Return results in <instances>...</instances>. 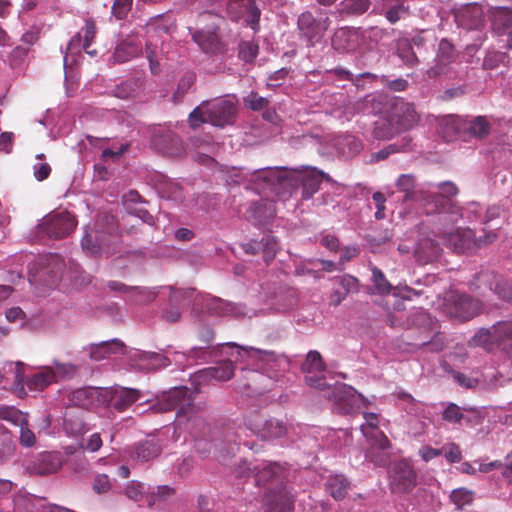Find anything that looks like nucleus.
<instances>
[{
    "instance_id": "f3484780",
    "label": "nucleus",
    "mask_w": 512,
    "mask_h": 512,
    "mask_svg": "<svg viewBox=\"0 0 512 512\" xmlns=\"http://www.w3.org/2000/svg\"><path fill=\"white\" fill-rule=\"evenodd\" d=\"M105 408L112 406L119 412L127 410L133 403L143 398L142 392L138 389L117 386L114 388H104Z\"/></svg>"
},
{
    "instance_id": "f257e3e1",
    "label": "nucleus",
    "mask_w": 512,
    "mask_h": 512,
    "mask_svg": "<svg viewBox=\"0 0 512 512\" xmlns=\"http://www.w3.org/2000/svg\"><path fill=\"white\" fill-rule=\"evenodd\" d=\"M150 409L156 412H166L177 409L176 422L179 426L184 425L195 439V448L201 457L210 454L214 447L217 459L225 462L226 454L223 448L229 443L227 455L234 454L236 442L241 441L244 430L259 436L262 439L279 438L286 434V425L279 420H264L260 415H254L245 422V428L225 435L222 440L211 436V430L202 417L199 407L193 403L192 392L186 387H174L163 393L161 399Z\"/></svg>"
},
{
    "instance_id": "72a5a7b5",
    "label": "nucleus",
    "mask_w": 512,
    "mask_h": 512,
    "mask_svg": "<svg viewBox=\"0 0 512 512\" xmlns=\"http://www.w3.org/2000/svg\"><path fill=\"white\" fill-rule=\"evenodd\" d=\"M441 251L442 249L438 242L431 238H422L419 240L415 249V256L418 262L427 264L437 260Z\"/></svg>"
},
{
    "instance_id": "8fccbe9b",
    "label": "nucleus",
    "mask_w": 512,
    "mask_h": 512,
    "mask_svg": "<svg viewBox=\"0 0 512 512\" xmlns=\"http://www.w3.org/2000/svg\"><path fill=\"white\" fill-rule=\"evenodd\" d=\"M175 494L173 487L169 485H161L154 488L148 495L149 505H155L170 499Z\"/></svg>"
},
{
    "instance_id": "9b49d317",
    "label": "nucleus",
    "mask_w": 512,
    "mask_h": 512,
    "mask_svg": "<svg viewBox=\"0 0 512 512\" xmlns=\"http://www.w3.org/2000/svg\"><path fill=\"white\" fill-rule=\"evenodd\" d=\"M77 226L76 217L68 211H53L38 226L40 234L61 239L69 236Z\"/></svg>"
},
{
    "instance_id": "2eb2a0df",
    "label": "nucleus",
    "mask_w": 512,
    "mask_h": 512,
    "mask_svg": "<svg viewBox=\"0 0 512 512\" xmlns=\"http://www.w3.org/2000/svg\"><path fill=\"white\" fill-rule=\"evenodd\" d=\"M389 112L399 132L412 129L420 121V114L414 105L404 100H395L391 104Z\"/></svg>"
},
{
    "instance_id": "473e14b6",
    "label": "nucleus",
    "mask_w": 512,
    "mask_h": 512,
    "mask_svg": "<svg viewBox=\"0 0 512 512\" xmlns=\"http://www.w3.org/2000/svg\"><path fill=\"white\" fill-rule=\"evenodd\" d=\"M162 451L159 439L151 438L137 444L130 454L133 460L147 462L157 457Z\"/></svg>"
},
{
    "instance_id": "5701e85b",
    "label": "nucleus",
    "mask_w": 512,
    "mask_h": 512,
    "mask_svg": "<svg viewBox=\"0 0 512 512\" xmlns=\"http://www.w3.org/2000/svg\"><path fill=\"white\" fill-rule=\"evenodd\" d=\"M63 464V459L58 452H42L28 465L32 474L46 475L57 472Z\"/></svg>"
},
{
    "instance_id": "f8f14e48",
    "label": "nucleus",
    "mask_w": 512,
    "mask_h": 512,
    "mask_svg": "<svg viewBox=\"0 0 512 512\" xmlns=\"http://www.w3.org/2000/svg\"><path fill=\"white\" fill-rule=\"evenodd\" d=\"M437 188L440 192H432L428 190V193L433 196H440L444 200L439 202L437 201L435 203L437 205V210L432 215H443L444 220L449 221L452 224L456 223L462 216L461 208L452 199L459 192L457 186L452 182H443L438 184Z\"/></svg>"
},
{
    "instance_id": "393cba45",
    "label": "nucleus",
    "mask_w": 512,
    "mask_h": 512,
    "mask_svg": "<svg viewBox=\"0 0 512 512\" xmlns=\"http://www.w3.org/2000/svg\"><path fill=\"white\" fill-rule=\"evenodd\" d=\"M491 23L495 32L507 35V47L512 49V9L496 7L491 11Z\"/></svg>"
},
{
    "instance_id": "3c124183",
    "label": "nucleus",
    "mask_w": 512,
    "mask_h": 512,
    "mask_svg": "<svg viewBox=\"0 0 512 512\" xmlns=\"http://www.w3.org/2000/svg\"><path fill=\"white\" fill-rule=\"evenodd\" d=\"M397 53H398V56L403 60V62L410 67H412L418 63L416 54L412 50V46L408 40L398 41Z\"/></svg>"
},
{
    "instance_id": "09e8293b",
    "label": "nucleus",
    "mask_w": 512,
    "mask_h": 512,
    "mask_svg": "<svg viewBox=\"0 0 512 512\" xmlns=\"http://www.w3.org/2000/svg\"><path fill=\"white\" fill-rule=\"evenodd\" d=\"M261 246V252L266 263H269L275 258L280 248L276 238L270 235H266L261 239Z\"/></svg>"
},
{
    "instance_id": "bb28decb",
    "label": "nucleus",
    "mask_w": 512,
    "mask_h": 512,
    "mask_svg": "<svg viewBox=\"0 0 512 512\" xmlns=\"http://www.w3.org/2000/svg\"><path fill=\"white\" fill-rule=\"evenodd\" d=\"M453 302L455 306V313L453 316L460 318V320H469L478 316L482 309L483 305L478 300L469 295H454Z\"/></svg>"
},
{
    "instance_id": "774afa93",
    "label": "nucleus",
    "mask_w": 512,
    "mask_h": 512,
    "mask_svg": "<svg viewBox=\"0 0 512 512\" xmlns=\"http://www.w3.org/2000/svg\"><path fill=\"white\" fill-rule=\"evenodd\" d=\"M453 378L460 386L465 388H474L480 384L478 378L469 377L460 372L453 373Z\"/></svg>"
},
{
    "instance_id": "c756f323",
    "label": "nucleus",
    "mask_w": 512,
    "mask_h": 512,
    "mask_svg": "<svg viewBox=\"0 0 512 512\" xmlns=\"http://www.w3.org/2000/svg\"><path fill=\"white\" fill-rule=\"evenodd\" d=\"M337 408L344 413H350L354 409L355 403L358 401V396L355 395V390L344 384L334 385L332 387V394H329Z\"/></svg>"
},
{
    "instance_id": "a211bd4d",
    "label": "nucleus",
    "mask_w": 512,
    "mask_h": 512,
    "mask_svg": "<svg viewBox=\"0 0 512 512\" xmlns=\"http://www.w3.org/2000/svg\"><path fill=\"white\" fill-rule=\"evenodd\" d=\"M302 371L306 374V383L313 388L320 390L330 389L329 385L322 373L324 371V364L321 355L317 351H310L307 354L305 362L302 364Z\"/></svg>"
},
{
    "instance_id": "6e6d98bb",
    "label": "nucleus",
    "mask_w": 512,
    "mask_h": 512,
    "mask_svg": "<svg viewBox=\"0 0 512 512\" xmlns=\"http://www.w3.org/2000/svg\"><path fill=\"white\" fill-rule=\"evenodd\" d=\"M343 10L349 14H363L370 7V0H344Z\"/></svg>"
},
{
    "instance_id": "a878e982",
    "label": "nucleus",
    "mask_w": 512,
    "mask_h": 512,
    "mask_svg": "<svg viewBox=\"0 0 512 512\" xmlns=\"http://www.w3.org/2000/svg\"><path fill=\"white\" fill-rule=\"evenodd\" d=\"M300 34L306 39L308 46H315L323 37V28L312 13L303 12L298 18Z\"/></svg>"
},
{
    "instance_id": "f704fd0d",
    "label": "nucleus",
    "mask_w": 512,
    "mask_h": 512,
    "mask_svg": "<svg viewBox=\"0 0 512 512\" xmlns=\"http://www.w3.org/2000/svg\"><path fill=\"white\" fill-rule=\"evenodd\" d=\"M397 133L400 132L396 129V125L390 112L380 116L379 119L374 122L372 135L375 139L388 140L394 137Z\"/></svg>"
},
{
    "instance_id": "4be33fe9",
    "label": "nucleus",
    "mask_w": 512,
    "mask_h": 512,
    "mask_svg": "<svg viewBox=\"0 0 512 512\" xmlns=\"http://www.w3.org/2000/svg\"><path fill=\"white\" fill-rule=\"evenodd\" d=\"M129 357L136 361V365L140 369L145 370H156L171 364L170 350L167 351L166 355H162L156 352H147L136 349H130Z\"/></svg>"
},
{
    "instance_id": "cd10ccee",
    "label": "nucleus",
    "mask_w": 512,
    "mask_h": 512,
    "mask_svg": "<svg viewBox=\"0 0 512 512\" xmlns=\"http://www.w3.org/2000/svg\"><path fill=\"white\" fill-rule=\"evenodd\" d=\"M120 354L129 355V351L124 343L118 339L102 341L90 346V357L94 361H101Z\"/></svg>"
},
{
    "instance_id": "de8ad7c7",
    "label": "nucleus",
    "mask_w": 512,
    "mask_h": 512,
    "mask_svg": "<svg viewBox=\"0 0 512 512\" xmlns=\"http://www.w3.org/2000/svg\"><path fill=\"white\" fill-rule=\"evenodd\" d=\"M371 272L376 291L381 295L389 294L393 290V286L387 280L384 273L376 266L371 268Z\"/></svg>"
},
{
    "instance_id": "680f3d73",
    "label": "nucleus",
    "mask_w": 512,
    "mask_h": 512,
    "mask_svg": "<svg viewBox=\"0 0 512 512\" xmlns=\"http://www.w3.org/2000/svg\"><path fill=\"white\" fill-rule=\"evenodd\" d=\"M336 285L342 289V293L348 295L351 291L357 289L358 279L351 275H343L335 279Z\"/></svg>"
},
{
    "instance_id": "a18cd8bd",
    "label": "nucleus",
    "mask_w": 512,
    "mask_h": 512,
    "mask_svg": "<svg viewBox=\"0 0 512 512\" xmlns=\"http://www.w3.org/2000/svg\"><path fill=\"white\" fill-rule=\"evenodd\" d=\"M347 487L348 483L343 475L330 476L326 484L327 491L336 500L342 499L345 496Z\"/></svg>"
},
{
    "instance_id": "864d4df0",
    "label": "nucleus",
    "mask_w": 512,
    "mask_h": 512,
    "mask_svg": "<svg viewBox=\"0 0 512 512\" xmlns=\"http://www.w3.org/2000/svg\"><path fill=\"white\" fill-rule=\"evenodd\" d=\"M53 369L55 374V382L58 380L71 379L77 372V367L71 363H62L59 361H53Z\"/></svg>"
},
{
    "instance_id": "c9c22d12",
    "label": "nucleus",
    "mask_w": 512,
    "mask_h": 512,
    "mask_svg": "<svg viewBox=\"0 0 512 512\" xmlns=\"http://www.w3.org/2000/svg\"><path fill=\"white\" fill-rule=\"evenodd\" d=\"M441 133L448 141L465 136V119L453 115L444 118L441 122Z\"/></svg>"
},
{
    "instance_id": "412c9836",
    "label": "nucleus",
    "mask_w": 512,
    "mask_h": 512,
    "mask_svg": "<svg viewBox=\"0 0 512 512\" xmlns=\"http://www.w3.org/2000/svg\"><path fill=\"white\" fill-rule=\"evenodd\" d=\"M454 18L459 27L467 30H474L482 26L484 13L480 5L473 3L456 9L454 12Z\"/></svg>"
},
{
    "instance_id": "b1692460",
    "label": "nucleus",
    "mask_w": 512,
    "mask_h": 512,
    "mask_svg": "<svg viewBox=\"0 0 512 512\" xmlns=\"http://www.w3.org/2000/svg\"><path fill=\"white\" fill-rule=\"evenodd\" d=\"M218 28L199 29L192 33L193 41L206 54H217L224 50V44L218 35Z\"/></svg>"
},
{
    "instance_id": "4d7b16f0",
    "label": "nucleus",
    "mask_w": 512,
    "mask_h": 512,
    "mask_svg": "<svg viewBox=\"0 0 512 512\" xmlns=\"http://www.w3.org/2000/svg\"><path fill=\"white\" fill-rule=\"evenodd\" d=\"M244 103L251 110L260 111L268 106L269 101L267 98L252 91L244 98Z\"/></svg>"
},
{
    "instance_id": "7ed1b4c3",
    "label": "nucleus",
    "mask_w": 512,
    "mask_h": 512,
    "mask_svg": "<svg viewBox=\"0 0 512 512\" xmlns=\"http://www.w3.org/2000/svg\"><path fill=\"white\" fill-rule=\"evenodd\" d=\"M236 113L237 108L230 100L205 101L189 114V123L192 128L199 127L202 123L224 127L234 123Z\"/></svg>"
},
{
    "instance_id": "052dcab7",
    "label": "nucleus",
    "mask_w": 512,
    "mask_h": 512,
    "mask_svg": "<svg viewBox=\"0 0 512 512\" xmlns=\"http://www.w3.org/2000/svg\"><path fill=\"white\" fill-rule=\"evenodd\" d=\"M124 493L129 499L137 502L142 499L145 493V486L140 482L130 481L125 486Z\"/></svg>"
},
{
    "instance_id": "69168bd1",
    "label": "nucleus",
    "mask_w": 512,
    "mask_h": 512,
    "mask_svg": "<svg viewBox=\"0 0 512 512\" xmlns=\"http://www.w3.org/2000/svg\"><path fill=\"white\" fill-rule=\"evenodd\" d=\"M170 301L179 303L182 300L189 299L193 296L194 289H181L170 287Z\"/></svg>"
},
{
    "instance_id": "58836bf2",
    "label": "nucleus",
    "mask_w": 512,
    "mask_h": 512,
    "mask_svg": "<svg viewBox=\"0 0 512 512\" xmlns=\"http://www.w3.org/2000/svg\"><path fill=\"white\" fill-rule=\"evenodd\" d=\"M156 145H161V152L170 157H180L184 153L181 139L174 134L168 133L161 136Z\"/></svg>"
},
{
    "instance_id": "a19ab883",
    "label": "nucleus",
    "mask_w": 512,
    "mask_h": 512,
    "mask_svg": "<svg viewBox=\"0 0 512 512\" xmlns=\"http://www.w3.org/2000/svg\"><path fill=\"white\" fill-rule=\"evenodd\" d=\"M288 171L284 169H265L260 171V177L273 189L277 191V186L291 184Z\"/></svg>"
},
{
    "instance_id": "4c0bfd02",
    "label": "nucleus",
    "mask_w": 512,
    "mask_h": 512,
    "mask_svg": "<svg viewBox=\"0 0 512 512\" xmlns=\"http://www.w3.org/2000/svg\"><path fill=\"white\" fill-rule=\"evenodd\" d=\"M491 124L485 116H477L472 120H465V135L471 138L484 139L490 134Z\"/></svg>"
},
{
    "instance_id": "dca6fc26",
    "label": "nucleus",
    "mask_w": 512,
    "mask_h": 512,
    "mask_svg": "<svg viewBox=\"0 0 512 512\" xmlns=\"http://www.w3.org/2000/svg\"><path fill=\"white\" fill-rule=\"evenodd\" d=\"M390 486L396 493H408L416 486V473L407 461L393 465L390 471Z\"/></svg>"
},
{
    "instance_id": "5fc2aeb1",
    "label": "nucleus",
    "mask_w": 512,
    "mask_h": 512,
    "mask_svg": "<svg viewBox=\"0 0 512 512\" xmlns=\"http://www.w3.org/2000/svg\"><path fill=\"white\" fill-rule=\"evenodd\" d=\"M130 296L134 302L144 304L152 302L156 298V292L149 288L133 286L131 287Z\"/></svg>"
},
{
    "instance_id": "c03bdc74",
    "label": "nucleus",
    "mask_w": 512,
    "mask_h": 512,
    "mask_svg": "<svg viewBox=\"0 0 512 512\" xmlns=\"http://www.w3.org/2000/svg\"><path fill=\"white\" fill-rule=\"evenodd\" d=\"M321 182V174L315 171L305 173L302 177L303 198H311L318 191Z\"/></svg>"
},
{
    "instance_id": "f03ea898",
    "label": "nucleus",
    "mask_w": 512,
    "mask_h": 512,
    "mask_svg": "<svg viewBox=\"0 0 512 512\" xmlns=\"http://www.w3.org/2000/svg\"><path fill=\"white\" fill-rule=\"evenodd\" d=\"M221 355L228 359L220 361L216 366L200 370L196 374L199 382H206L212 379L227 381L234 375L233 362L245 363L247 368V379L250 381L246 386L252 387L255 391L261 392L268 386L264 384L266 379L276 377V372L286 366V360L277 357L273 352L256 349L254 347L239 346L234 342H227L218 345Z\"/></svg>"
},
{
    "instance_id": "2f4dec72",
    "label": "nucleus",
    "mask_w": 512,
    "mask_h": 512,
    "mask_svg": "<svg viewBox=\"0 0 512 512\" xmlns=\"http://www.w3.org/2000/svg\"><path fill=\"white\" fill-rule=\"evenodd\" d=\"M265 512H291L293 497L284 488L265 496Z\"/></svg>"
},
{
    "instance_id": "1a4fd4ad",
    "label": "nucleus",
    "mask_w": 512,
    "mask_h": 512,
    "mask_svg": "<svg viewBox=\"0 0 512 512\" xmlns=\"http://www.w3.org/2000/svg\"><path fill=\"white\" fill-rule=\"evenodd\" d=\"M495 233H486L484 236L475 237L471 229H457L443 236L444 243L454 252L470 253L482 246L493 243L496 240Z\"/></svg>"
},
{
    "instance_id": "79ce46f5",
    "label": "nucleus",
    "mask_w": 512,
    "mask_h": 512,
    "mask_svg": "<svg viewBox=\"0 0 512 512\" xmlns=\"http://www.w3.org/2000/svg\"><path fill=\"white\" fill-rule=\"evenodd\" d=\"M141 53V47L131 41L120 43L114 51V59L119 63L127 62Z\"/></svg>"
},
{
    "instance_id": "e2e57ef3",
    "label": "nucleus",
    "mask_w": 512,
    "mask_h": 512,
    "mask_svg": "<svg viewBox=\"0 0 512 512\" xmlns=\"http://www.w3.org/2000/svg\"><path fill=\"white\" fill-rule=\"evenodd\" d=\"M442 418L449 423L457 424L462 420L463 414L459 406L450 403L443 411Z\"/></svg>"
},
{
    "instance_id": "e433bc0d",
    "label": "nucleus",
    "mask_w": 512,
    "mask_h": 512,
    "mask_svg": "<svg viewBox=\"0 0 512 512\" xmlns=\"http://www.w3.org/2000/svg\"><path fill=\"white\" fill-rule=\"evenodd\" d=\"M332 46L340 53L353 51L357 46L355 33L345 28L338 29L332 37Z\"/></svg>"
},
{
    "instance_id": "9d476101",
    "label": "nucleus",
    "mask_w": 512,
    "mask_h": 512,
    "mask_svg": "<svg viewBox=\"0 0 512 512\" xmlns=\"http://www.w3.org/2000/svg\"><path fill=\"white\" fill-rule=\"evenodd\" d=\"M234 473L238 478L252 477L256 486H262L270 480L281 478L283 467L277 463L268 461H261L254 464L242 461L236 467Z\"/></svg>"
},
{
    "instance_id": "7c9ffc66",
    "label": "nucleus",
    "mask_w": 512,
    "mask_h": 512,
    "mask_svg": "<svg viewBox=\"0 0 512 512\" xmlns=\"http://www.w3.org/2000/svg\"><path fill=\"white\" fill-rule=\"evenodd\" d=\"M381 14L390 24H396L410 16V7L406 0H383Z\"/></svg>"
},
{
    "instance_id": "338daca9",
    "label": "nucleus",
    "mask_w": 512,
    "mask_h": 512,
    "mask_svg": "<svg viewBox=\"0 0 512 512\" xmlns=\"http://www.w3.org/2000/svg\"><path fill=\"white\" fill-rule=\"evenodd\" d=\"M445 453V458L450 463L459 462L462 459V453L458 445L451 443L442 449Z\"/></svg>"
},
{
    "instance_id": "49530a36",
    "label": "nucleus",
    "mask_w": 512,
    "mask_h": 512,
    "mask_svg": "<svg viewBox=\"0 0 512 512\" xmlns=\"http://www.w3.org/2000/svg\"><path fill=\"white\" fill-rule=\"evenodd\" d=\"M204 354L205 351L203 347L192 348L188 354L183 352L170 351V361L171 364L174 363L176 366L183 369L186 365H188L186 362H188L190 359L205 358Z\"/></svg>"
},
{
    "instance_id": "0eeeda50",
    "label": "nucleus",
    "mask_w": 512,
    "mask_h": 512,
    "mask_svg": "<svg viewBox=\"0 0 512 512\" xmlns=\"http://www.w3.org/2000/svg\"><path fill=\"white\" fill-rule=\"evenodd\" d=\"M38 268L30 269L29 281L32 284H43L48 288L56 286L60 281L64 269L63 258L58 254H48L39 259L36 263Z\"/></svg>"
},
{
    "instance_id": "ddd939ff",
    "label": "nucleus",
    "mask_w": 512,
    "mask_h": 512,
    "mask_svg": "<svg viewBox=\"0 0 512 512\" xmlns=\"http://www.w3.org/2000/svg\"><path fill=\"white\" fill-rule=\"evenodd\" d=\"M0 419L19 426V442L21 446L29 448L35 445L36 435L29 427L28 415L26 413H23L14 406H2L0 407Z\"/></svg>"
},
{
    "instance_id": "ea45409f",
    "label": "nucleus",
    "mask_w": 512,
    "mask_h": 512,
    "mask_svg": "<svg viewBox=\"0 0 512 512\" xmlns=\"http://www.w3.org/2000/svg\"><path fill=\"white\" fill-rule=\"evenodd\" d=\"M144 87V79L140 77L122 81L114 88V95L120 99L134 97Z\"/></svg>"
},
{
    "instance_id": "4468645a",
    "label": "nucleus",
    "mask_w": 512,
    "mask_h": 512,
    "mask_svg": "<svg viewBox=\"0 0 512 512\" xmlns=\"http://www.w3.org/2000/svg\"><path fill=\"white\" fill-rule=\"evenodd\" d=\"M105 222L107 223L108 227L106 229V232L109 234V236L113 239H117L119 237V226L115 220V218L111 215H105L104 218ZM105 231H97V241L98 243L93 242V238L91 233L86 231L85 235L81 239V247L82 249L91 256H97L99 255L103 250H105L108 243L106 242L104 238Z\"/></svg>"
},
{
    "instance_id": "aec40b11",
    "label": "nucleus",
    "mask_w": 512,
    "mask_h": 512,
    "mask_svg": "<svg viewBox=\"0 0 512 512\" xmlns=\"http://www.w3.org/2000/svg\"><path fill=\"white\" fill-rule=\"evenodd\" d=\"M203 302L210 315L215 317L242 318L247 316L244 306L219 297L206 295L203 297ZM248 317L251 318L252 315H248Z\"/></svg>"
},
{
    "instance_id": "603ef678",
    "label": "nucleus",
    "mask_w": 512,
    "mask_h": 512,
    "mask_svg": "<svg viewBox=\"0 0 512 512\" xmlns=\"http://www.w3.org/2000/svg\"><path fill=\"white\" fill-rule=\"evenodd\" d=\"M450 499L457 508L461 509L472 503L474 493L467 488H457L451 492Z\"/></svg>"
},
{
    "instance_id": "13d9d810",
    "label": "nucleus",
    "mask_w": 512,
    "mask_h": 512,
    "mask_svg": "<svg viewBox=\"0 0 512 512\" xmlns=\"http://www.w3.org/2000/svg\"><path fill=\"white\" fill-rule=\"evenodd\" d=\"M239 58L243 61L250 63L258 55V46L252 42H243L239 46Z\"/></svg>"
},
{
    "instance_id": "6ab92c4d",
    "label": "nucleus",
    "mask_w": 512,
    "mask_h": 512,
    "mask_svg": "<svg viewBox=\"0 0 512 512\" xmlns=\"http://www.w3.org/2000/svg\"><path fill=\"white\" fill-rule=\"evenodd\" d=\"M105 393L104 388L100 387L79 388L71 392L69 402L85 409L105 408Z\"/></svg>"
},
{
    "instance_id": "6e6552de",
    "label": "nucleus",
    "mask_w": 512,
    "mask_h": 512,
    "mask_svg": "<svg viewBox=\"0 0 512 512\" xmlns=\"http://www.w3.org/2000/svg\"><path fill=\"white\" fill-rule=\"evenodd\" d=\"M23 367L24 364L22 362H17L15 364L16 371L14 379V391L18 394L19 397L22 398L26 395L25 385L30 391L39 392L43 391L49 385L55 383L53 367H41L38 372L29 376L26 381H24Z\"/></svg>"
},
{
    "instance_id": "39448f33",
    "label": "nucleus",
    "mask_w": 512,
    "mask_h": 512,
    "mask_svg": "<svg viewBox=\"0 0 512 512\" xmlns=\"http://www.w3.org/2000/svg\"><path fill=\"white\" fill-rule=\"evenodd\" d=\"M213 2L218 7H224L232 21H243L254 31L258 30L261 11L255 0H213Z\"/></svg>"
},
{
    "instance_id": "37998d69",
    "label": "nucleus",
    "mask_w": 512,
    "mask_h": 512,
    "mask_svg": "<svg viewBox=\"0 0 512 512\" xmlns=\"http://www.w3.org/2000/svg\"><path fill=\"white\" fill-rule=\"evenodd\" d=\"M81 31H82V34L79 33L71 39V41L68 44V49H70L71 46L74 45L75 43H80L81 38H83V43H82L83 49H87L91 46V43L93 42L95 35H96L95 22L92 19H87L85 21V25Z\"/></svg>"
},
{
    "instance_id": "0e129e2a",
    "label": "nucleus",
    "mask_w": 512,
    "mask_h": 512,
    "mask_svg": "<svg viewBox=\"0 0 512 512\" xmlns=\"http://www.w3.org/2000/svg\"><path fill=\"white\" fill-rule=\"evenodd\" d=\"M372 199H373V202H374L375 207H376L375 218L377 220L384 219L386 217V214H385L386 198H385L384 194L381 193V192H375L372 195Z\"/></svg>"
},
{
    "instance_id": "c85d7f7f",
    "label": "nucleus",
    "mask_w": 512,
    "mask_h": 512,
    "mask_svg": "<svg viewBox=\"0 0 512 512\" xmlns=\"http://www.w3.org/2000/svg\"><path fill=\"white\" fill-rule=\"evenodd\" d=\"M457 57V52L447 39H442L439 43L437 53V63L434 67L428 70L430 77H437L447 73V66L454 62Z\"/></svg>"
},
{
    "instance_id": "20e7f679",
    "label": "nucleus",
    "mask_w": 512,
    "mask_h": 512,
    "mask_svg": "<svg viewBox=\"0 0 512 512\" xmlns=\"http://www.w3.org/2000/svg\"><path fill=\"white\" fill-rule=\"evenodd\" d=\"M365 423L361 425V431L369 443V449L365 457L378 466H384L388 459L390 442L382 431L378 429V416L374 413H364Z\"/></svg>"
},
{
    "instance_id": "423d86ee",
    "label": "nucleus",
    "mask_w": 512,
    "mask_h": 512,
    "mask_svg": "<svg viewBox=\"0 0 512 512\" xmlns=\"http://www.w3.org/2000/svg\"><path fill=\"white\" fill-rule=\"evenodd\" d=\"M396 185L398 190L403 192L405 202L412 201L421 207L426 215H432L437 210V201H443L440 196H433L428 193V190H416V180L412 174H402L397 179Z\"/></svg>"
},
{
    "instance_id": "bf43d9fd",
    "label": "nucleus",
    "mask_w": 512,
    "mask_h": 512,
    "mask_svg": "<svg viewBox=\"0 0 512 512\" xmlns=\"http://www.w3.org/2000/svg\"><path fill=\"white\" fill-rule=\"evenodd\" d=\"M133 0H115L112 6V14L118 20L125 19L132 9Z\"/></svg>"
}]
</instances>
